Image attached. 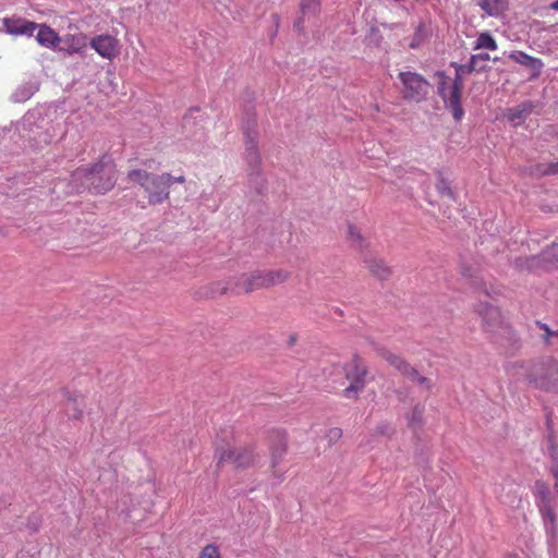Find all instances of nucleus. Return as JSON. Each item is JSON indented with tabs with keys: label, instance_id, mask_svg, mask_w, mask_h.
Wrapping results in <instances>:
<instances>
[{
	"label": "nucleus",
	"instance_id": "obj_1",
	"mask_svg": "<svg viewBox=\"0 0 558 558\" xmlns=\"http://www.w3.org/2000/svg\"><path fill=\"white\" fill-rule=\"evenodd\" d=\"M131 182L137 183L145 191L147 201L150 205L163 204L170 196V187L173 183H185V174L151 173L145 169H133L128 173Z\"/></svg>",
	"mask_w": 558,
	"mask_h": 558
},
{
	"label": "nucleus",
	"instance_id": "obj_2",
	"mask_svg": "<svg viewBox=\"0 0 558 558\" xmlns=\"http://www.w3.org/2000/svg\"><path fill=\"white\" fill-rule=\"evenodd\" d=\"M71 178L73 182L94 190L95 193H106L116 184L117 169L110 158L101 157L92 166L78 167Z\"/></svg>",
	"mask_w": 558,
	"mask_h": 558
},
{
	"label": "nucleus",
	"instance_id": "obj_3",
	"mask_svg": "<svg viewBox=\"0 0 558 558\" xmlns=\"http://www.w3.org/2000/svg\"><path fill=\"white\" fill-rule=\"evenodd\" d=\"M525 380L536 390L558 395V360L546 359L532 363L526 369Z\"/></svg>",
	"mask_w": 558,
	"mask_h": 558
},
{
	"label": "nucleus",
	"instance_id": "obj_4",
	"mask_svg": "<svg viewBox=\"0 0 558 558\" xmlns=\"http://www.w3.org/2000/svg\"><path fill=\"white\" fill-rule=\"evenodd\" d=\"M291 274L288 269H257L252 272H244L235 282V293H251L257 289L271 288V286L284 283Z\"/></svg>",
	"mask_w": 558,
	"mask_h": 558
},
{
	"label": "nucleus",
	"instance_id": "obj_5",
	"mask_svg": "<svg viewBox=\"0 0 558 558\" xmlns=\"http://www.w3.org/2000/svg\"><path fill=\"white\" fill-rule=\"evenodd\" d=\"M533 493L546 533L550 538H555L558 531L557 504L550 488L545 481H536Z\"/></svg>",
	"mask_w": 558,
	"mask_h": 558
},
{
	"label": "nucleus",
	"instance_id": "obj_6",
	"mask_svg": "<svg viewBox=\"0 0 558 558\" xmlns=\"http://www.w3.org/2000/svg\"><path fill=\"white\" fill-rule=\"evenodd\" d=\"M217 465L230 463L241 470L258 465L260 456L253 446L232 447L221 446L216 450Z\"/></svg>",
	"mask_w": 558,
	"mask_h": 558
},
{
	"label": "nucleus",
	"instance_id": "obj_7",
	"mask_svg": "<svg viewBox=\"0 0 558 558\" xmlns=\"http://www.w3.org/2000/svg\"><path fill=\"white\" fill-rule=\"evenodd\" d=\"M401 84V95L404 99L421 101L428 93L429 82L424 75L413 71H401L398 74Z\"/></svg>",
	"mask_w": 558,
	"mask_h": 558
},
{
	"label": "nucleus",
	"instance_id": "obj_8",
	"mask_svg": "<svg viewBox=\"0 0 558 558\" xmlns=\"http://www.w3.org/2000/svg\"><path fill=\"white\" fill-rule=\"evenodd\" d=\"M347 379L350 385L344 388L343 393L345 398H357V393L365 387L367 368L359 356H354L350 363L344 367Z\"/></svg>",
	"mask_w": 558,
	"mask_h": 558
},
{
	"label": "nucleus",
	"instance_id": "obj_9",
	"mask_svg": "<svg viewBox=\"0 0 558 558\" xmlns=\"http://www.w3.org/2000/svg\"><path fill=\"white\" fill-rule=\"evenodd\" d=\"M515 266L519 269L548 270L558 266V244H553L546 250L542 251L536 256L525 257V259H518Z\"/></svg>",
	"mask_w": 558,
	"mask_h": 558
},
{
	"label": "nucleus",
	"instance_id": "obj_10",
	"mask_svg": "<svg viewBox=\"0 0 558 558\" xmlns=\"http://www.w3.org/2000/svg\"><path fill=\"white\" fill-rule=\"evenodd\" d=\"M289 448V438L283 430H270L268 434V451L270 454V469L277 474L278 466L282 462Z\"/></svg>",
	"mask_w": 558,
	"mask_h": 558
},
{
	"label": "nucleus",
	"instance_id": "obj_11",
	"mask_svg": "<svg viewBox=\"0 0 558 558\" xmlns=\"http://www.w3.org/2000/svg\"><path fill=\"white\" fill-rule=\"evenodd\" d=\"M381 356L408 378L414 380V383L420 384V386H424L427 388V390L428 388H432L430 379L418 374L417 369L413 366H410V364L405 362L402 356L396 355V353L389 351L381 352Z\"/></svg>",
	"mask_w": 558,
	"mask_h": 558
},
{
	"label": "nucleus",
	"instance_id": "obj_12",
	"mask_svg": "<svg viewBox=\"0 0 558 558\" xmlns=\"http://www.w3.org/2000/svg\"><path fill=\"white\" fill-rule=\"evenodd\" d=\"M453 65L456 66V75L452 80V84L449 85V109L456 121H461L464 114V110L461 105L464 80L461 71H459V63H454Z\"/></svg>",
	"mask_w": 558,
	"mask_h": 558
},
{
	"label": "nucleus",
	"instance_id": "obj_13",
	"mask_svg": "<svg viewBox=\"0 0 558 558\" xmlns=\"http://www.w3.org/2000/svg\"><path fill=\"white\" fill-rule=\"evenodd\" d=\"M477 313L482 318V328L488 332L498 329L504 323L502 313L499 307L489 305V303H480Z\"/></svg>",
	"mask_w": 558,
	"mask_h": 558
},
{
	"label": "nucleus",
	"instance_id": "obj_14",
	"mask_svg": "<svg viewBox=\"0 0 558 558\" xmlns=\"http://www.w3.org/2000/svg\"><path fill=\"white\" fill-rule=\"evenodd\" d=\"M244 159L252 171L260 170V154L258 150L257 133L252 131L244 132Z\"/></svg>",
	"mask_w": 558,
	"mask_h": 558
},
{
	"label": "nucleus",
	"instance_id": "obj_15",
	"mask_svg": "<svg viewBox=\"0 0 558 558\" xmlns=\"http://www.w3.org/2000/svg\"><path fill=\"white\" fill-rule=\"evenodd\" d=\"M92 48L98 52L102 58L113 60L119 52V41L116 37L109 36V34H102V36L93 37L89 41Z\"/></svg>",
	"mask_w": 558,
	"mask_h": 558
},
{
	"label": "nucleus",
	"instance_id": "obj_16",
	"mask_svg": "<svg viewBox=\"0 0 558 558\" xmlns=\"http://www.w3.org/2000/svg\"><path fill=\"white\" fill-rule=\"evenodd\" d=\"M2 26L5 33L11 35H33L38 24L27 21V19L12 15L11 17L2 19Z\"/></svg>",
	"mask_w": 558,
	"mask_h": 558
},
{
	"label": "nucleus",
	"instance_id": "obj_17",
	"mask_svg": "<svg viewBox=\"0 0 558 558\" xmlns=\"http://www.w3.org/2000/svg\"><path fill=\"white\" fill-rule=\"evenodd\" d=\"M38 33L36 34V40L39 45L49 49H57L58 45H60L62 38L52 29L51 26L47 24H41L37 26Z\"/></svg>",
	"mask_w": 558,
	"mask_h": 558
},
{
	"label": "nucleus",
	"instance_id": "obj_18",
	"mask_svg": "<svg viewBox=\"0 0 558 558\" xmlns=\"http://www.w3.org/2000/svg\"><path fill=\"white\" fill-rule=\"evenodd\" d=\"M65 45L60 48L68 53L83 52L88 46V36L84 33L66 34L61 40Z\"/></svg>",
	"mask_w": 558,
	"mask_h": 558
},
{
	"label": "nucleus",
	"instance_id": "obj_19",
	"mask_svg": "<svg viewBox=\"0 0 558 558\" xmlns=\"http://www.w3.org/2000/svg\"><path fill=\"white\" fill-rule=\"evenodd\" d=\"M534 107L535 106L532 101L520 102V105L514 106V108L507 109L506 118L512 122L524 121V119L532 113Z\"/></svg>",
	"mask_w": 558,
	"mask_h": 558
},
{
	"label": "nucleus",
	"instance_id": "obj_20",
	"mask_svg": "<svg viewBox=\"0 0 558 558\" xmlns=\"http://www.w3.org/2000/svg\"><path fill=\"white\" fill-rule=\"evenodd\" d=\"M365 264L372 274V276L377 277L379 280H387L391 276V269L389 265L383 259H375V257H371V259H366Z\"/></svg>",
	"mask_w": 558,
	"mask_h": 558
},
{
	"label": "nucleus",
	"instance_id": "obj_21",
	"mask_svg": "<svg viewBox=\"0 0 558 558\" xmlns=\"http://www.w3.org/2000/svg\"><path fill=\"white\" fill-rule=\"evenodd\" d=\"M345 235L350 244L357 250H366L368 246L365 235H363L361 229H359L357 226H354V223H348Z\"/></svg>",
	"mask_w": 558,
	"mask_h": 558
},
{
	"label": "nucleus",
	"instance_id": "obj_22",
	"mask_svg": "<svg viewBox=\"0 0 558 558\" xmlns=\"http://www.w3.org/2000/svg\"><path fill=\"white\" fill-rule=\"evenodd\" d=\"M509 58L513 60L515 63H520L525 65L526 68L533 69L536 73L539 72L543 65L541 59H536V57L529 56L524 51H512L509 54Z\"/></svg>",
	"mask_w": 558,
	"mask_h": 558
},
{
	"label": "nucleus",
	"instance_id": "obj_23",
	"mask_svg": "<svg viewBox=\"0 0 558 558\" xmlns=\"http://www.w3.org/2000/svg\"><path fill=\"white\" fill-rule=\"evenodd\" d=\"M424 404H415L411 410H409V412L407 413L408 427L412 428L414 432H416V429L422 428L424 424Z\"/></svg>",
	"mask_w": 558,
	"mask_h": 558
},
{
	"label": "nucleus",
	"instance_id": "obj_24",
	"mask_svg": "<svg viewBox=\"0 0 558 558\" xmlns=\"http://www.w3.org/2000/svg\"><path fill=\"white\" fill-rule=\"evenodd\" d=\"M320 10V0H301L302 19L295 22V27L303 29V19L306 15H316Z\"/></svg>",
	"mask_w": 558,
	"mask_h": 558
},
{
	"label": "nucleus",
	"instance_id": "obj_25",
	"mask_svg": "<svg viewBox=\"0 0 558 558\" xmlns=\"http://www.w3.org/2000/svg\"><path fill=\"white\" fill-rule=\"evenodd\" d=\"M478 5L488 15H499L507 8L505 0H478Z\"/></svg>",
	"mask_w": 558,
	"mask_h": 558
},
{
	"label": "nucleus",
	"instance_id": "obj_26",
	"mask_svg": "<svg viewBox=\"0 0 558 558\" xmlns=\"http://www.w3.org/2000/svg\"><path fill=\"white\" fill-rule=\"evenodd\" d=\"M498 48L496 39H494L493 35L488 32H482L478 34L474 41V49H487V50H496Z\"/></svg>",
	"mask_w": 558,
	"mask_h": 558
},
{
	"label": "nucleus",
	"instance_id": "obj_27",
	"mask_svg": "<svg viewBox=\"0 0 558 558\" xmlns=\"http://www.w3.org/2000/svg\"><path fill=\"white\" fill-rule=\"evenodd\" d=\"M438 77V93L440 97H442L447 107H449V94H450V84H452V80L445 74V72H437Z\"/></svg>",
	"mask_w": 558,
	"mask_h": 558
},
{
	"label": "nucleus",
	"instance_id": "obj_28",
	"mask_svg": "<svg viewBox=\"0 0 558 558\" xmlns=\"http://www.w3.org/2000/svg\"><path fill=\"white\" fill-rule=\"evenodd\" d=\"M207 290L205 292L206 296H215V295H222V293L228 292L229 284L228 282H225V280H218L217 282H213L207 287Z\"/></svg>",
	"mask_w": 558,
	"mask_h": 558
},
{
	"label": "nucleus",
	"instance_id": "obj_29",
	"mask_svg": "<svg viewBox=\"0 0 558 558\" xmlns=\"http://www.w3.org/2000/svg\"><path fill=\"white\" fill-rule=\"evenodd\" d=\"M198 558H222L221 550L217 545H213V543H210L203 547Z\"/></svg>",
	"mask_w": 558,
	"mask_h": 558
},
{
	"label": "nucleus",
	"instance_id": "obj_30",
	"mask_svg": "<svg viewBox=\"0 0 558 558\" xmlns=\"http://www.w3.org/2000/svg\"><path fill=\"white\" fill-rule=\"evenodd\" d=\"M325 437L329 445L337 444L339 439L342 437V428L340 427H330L325 433Z\"/></svg>",
	"mask_w": 558,
	"mask_h": 558
},
{
	"label": "nucleus",
	"instance_id": "obj_31",
	"mask_svg": "<svg viewBox=\"0 0 558 558\" xmlns=\"http://www.w3.org/2000/svg\"><path fill=\"white\" fill-rule=\"evenodd\" d=\"M536 172L539 174H557L558 162H549L548 165H539L536 167Z\"/></svg>",
	"mask_w": 558,
	"mask_h": 558
},
{
	"label": "nucleus",
	"instance_id": "obj_32",
	"mask_svg": "<svg viewBox=\"0 0 558 558\" xmlns=\"http://www.w3.org/2000/svg\"><path fill=\"white\" fill-rule=\"evenodd\" d=\"M458 71H460L462 75H464V73L474 72L475 71V62H474L473 56H471V58L466 64H458Z\"/></svg>",
	"mask_w": 558,
	"mask_h": 558
},
{
	"label": "nucleus",
	"instance_id": "obj_33",
	"mask_svg": "<svg viewBox=\"0 0 558 558\" xmlns=\"http://www.w3.org/2000/svg\"><path fill=\"white\" fill-rule=\"evenodd\" d=\"M536 325L539 327V329L544 330V332H545V337H544L545 342H549V337H551V335H555V331H551V329L549 328L548 325H546V323L537 322Z\"/></svg>",
	"mask_w": 558,
	"mask_h": 558
},
{
	"label": "nucleus",
	"instance_id": "obj_34",
	"mask_svg": "<svg viewBox=\"0 0 558 558\" xmlns=\"http://www.w3.org/2000/svg\"><path fill=\"white\" fill-rule=\"evenodd\" d=\"M475 71H478V61H488L490 57L487 52H480L478 54H473Z\"/></svg>",
	"mask_w": 558,
	"mask_h": 558
},
{
	"label": "nucleus",
	"instance_id": "obj_35",
	"mask_svg": "<svg viewBox=\"0 0 558 558\" xmlns=\"http://www.w3.org/2000/svg\"><path fill=\"white\" fill-rule=\"evenodd\" d=\"M68 402L72 403L73 407H75V409H76V413L73 416L76 417V418L82 417V415H83L82 410L77 409L78 405H80L78 398H76V397H68Z\"/></svg>",
	"mask_w": 558,
	"mask_h": 558
},
{
	"label": "nucleus",
	"instance_id": "obj_36",
	"mask_svg": "<svg viewBox=\"0 0 558 558\" xmlns=\"http://www.w3.org/2000/svg\"><path fill=\"white\" fill-rule=\"evenodd\" d=\"M438 190H440V191H445V190H446V191H447V193H449V194H451V193H452V192H451V190H450V187H448V185H446V181H441V186H440V185H438Z\"/></svg>",
	"mask_w": 558,
	"mask_h": 558
},
{
	"label": "nucleus",
	"instance_id": "obj_37",
	"mask_svg": "<svg viewBox=\"0 0 558 558\" xmlns=\"http://www.w3.org/2000/svg\"><path fill=\"white\" fill-rule=\"evenodd\" d=\"M549 9L558 11V0H554L551 3H549Z\"/></svg>",
	"mask_w": 558,
	"mask_h": 558
},
{
	"label": "nucleus",
	"instance_id": "obj_38",
	"mask_svg": "<svg viewBox=\"0 0 558 558\" xmlns=\"http://www.w3.org/2000/svg\"><path fill=\"white\" fill-rule=\"evenodd\" d=\"M551 473H553V475H554V477H555V478H558V465L553 466V469H551Z\"/></svg>",
	"mask_w": 558,
	"mask_h": 558
},
{
	"label": "nucleus",
	"instance_id": "obj_39",
	"mask_svg": "<svg viewBox=\"0 0 558 558\" xmlns=\"http://www.w3.org/2000/svg\"><path fill=\"white\" fill-rule=\"evenodd\" d=\"M554 488H555L556 493L558 494V480H556Z\"/></svg>",
	"mask_w": 558,
	"mask_h": 558
},
{
	"label": "nucleus",
	"instance_id": "obj_40",
	"mask_svg": "<svg viewBox=\"0 0 558 558\" xmlns=\"http://www.w3.org/2000/svg\"><path fill=\"white\" fill-rule=\"evenodd\" d=\"M463 276L471 277L472 275H470L468 271H463Z\"/></svg>",
	"mask_w": 558,
	"mask_h": 558
},
{
	"label": "nucleus",
	"instance_id": "obj_41",
	"mask_svg": "<svg viewBox=\"0 0 558 558\" xmlns=\"http://www.w3.org/2000/svg\"><path fill=\"white\" fill-rule=\"evenodd\" d=\"M555 336L558 337V331H555Z\"/></svg>",
	"mask_w": 558,
	"mask_h": 558
}]
</instances>
